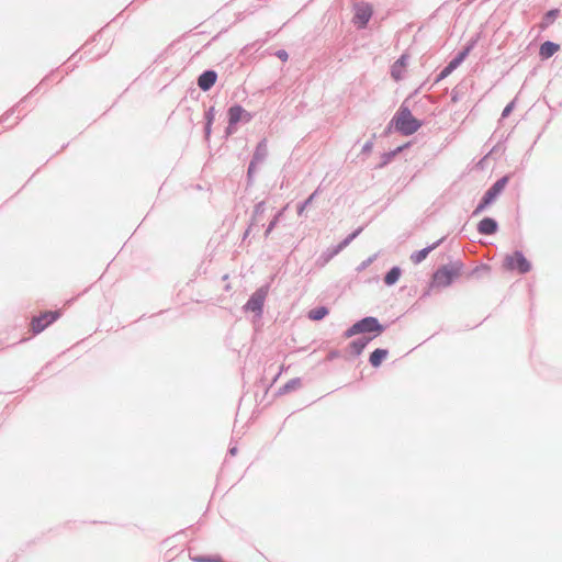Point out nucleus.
Returning a JSON list of instances; mask_svg holds the SVG:
<instances>
[{
  "label": "nucleus",
  "instance_id": "obj_1",
  "mask_svg": "<svg viewBox=\"0 0 562 562\" xmlns=\"http://www.w3.org/2000/svg\"><path fill=\"white\" fill-rule=\"evenodd\" d=\"M391 123L395 125L397 132L405 136L414 134L422 126V122L413 116L408 108L403 105L398 109Z\"/></svg>",
  "mask_w": 562,
  "mask_h": 562
},
{
  "label": "nucleus",
  "instance_id": "obj_2",
  "mask_svg": "<svg viewBox=\"0 0 562 562\" xmlns=\"http://www.w3.org/2000/svg\"><path fill=\"white\" fill-rule=\"evenodd\" d=\"M385 327L380 324L379 319L373 316H367L357 323H355L352 326H350L345 333V338H351L359 334H371L375 333L372 337H376L379 334L383 333Z\"/></svg>",
  "mask_w": 562,
  "mask_h": 562
},
{
  "label": "nucleus",
  "instance_id": "obj_3",
  "mask_svg": "<svg viewBox=\"0 0 562 562\" xmlns=\"http://www.w3.org/2000/svg\"><path fill=\"white\" fill-rule=\"evenodd\" d=\"M462 267L460 261L440 267L432 276V286H449L453 280L460 276Z\"/></svg>",
  "mask_w": 562,
  "mask_h": 562
},
{
  "label": "nucleus",
  "instance_id": "obj_4",
  "mask_svg": "<svg viewBox=\"0 0 562 562\" xmlns=\"http://www.w3.org/2000/svg\"><path fill=\"white\" fill-rule=\"evenodd\" d=\"M504 266L508 270H517L519 273H527L531 269L530 262L519 250L505 257Z\"/></svg>",
  "mask_w": 562,
  "mask_h": 562
},
{
  "label": "nucleus",
  "instance_id": "obj_5",
  "mask_svg": "<svg viewBox=\"0 0 562 562\" xmlns=\"http://www.w3.org/2000/svg\"><path fill=\"white\" fill-rule=\"evenodd\" d=\"M355 11V24L359 29H364L372 16V7L368 3H359L356 5Z\"/></svg>",
  "mask_w": 562,
  "mask_h": 562
},
{
  "label": "nucleus",
  "instance_id": "obj_6",
  "mask_svg": "<svg viewBox=\"0 0 562 562\" xmlns=\"http://www.w3.org/2000/svg\"><path fill=\"white\" fill-rule=\"evenodd\" d=\"M59 317L58 312H45L42 315L34 317L32 321V330L34 334H40L49 324L55 322Z\"/></svg>",
  "mask_w": 562,
  "mask_h": 562
},
{
  "label": "nucleus",
  "instance_id": "obj_7",
  "mask_svg": "<svg viewBox=\"0 0 562 562\" xmlns=\"http://www.w3.org/2000/svg\"><path fill=\"white\" fill-rule=\"evenodd\" d=\"M265 299H266V292L262 289H259L255 293H252V295L249 297V300L245 304L244 308L246 311L254 312L257 315H261Z\"/></svg>",
  "mask_w": 562,
  "mask_h": 562
},
{
  "label": "nucleus",
  "instance_id": "obj_8",
  "mask_svg": "<svg viewBox=\"0 0 562 562\" xmlns=\"http://www.w3.org/2000/svg\"><path fill=\"white\" fill-rule=\"evenodd\" d=\"M510 176L506 175L499 178L493 186L484 193V196L488 202L493 203L504 191L506 184L509 181Z\"/></svg>",
  "mask_w": 562,
  "mask_h": 562
},
{
  "label": "nucleus",
  "instance_id": "obj_9",
  "mask_svg": "<svg viewBox=\"0 0 562 562\" xmlns=\"http://www.w3.org/2000/svg\"><path fill=\"white\" fill-rule=\"evenodd\" d=\"M241 120L249 122L251 120V114L239 104L231 106L228 109V121L231 126H235Z\"/></svg>",
  "mask_w": 562,
  "mask_h": 562
},
{
  "label": "nucleus",
  "instance_id": "obj_10",
  "mask_svg": "<svg viewBox=\"0 0 562 562\" xmlns=\"http://www.w3.org/2000/svg\"><path fill=\"white\" fill-rule=\"evenodd\" d=\"M217 74L214 70H205L198 78V86L201 90H210L216 82Z\"/></svg>",
  "mask_w": 562,
  "mask_h": 562
},
{
  "label": "nucleus",
  "instance_id": "obj_11",
  "mask_svg": "<svg viewBox=\"0 0 562 562\" xmlns=\"http://www.w3.org/2000/svg\"><path fill=\"white\" fill-rule=\"evenodd\" d=\"M497 222L492 217H484L477 224V232L482 235H492L497 232Z\"/></svg>",
  "mask_w": 562,
  "mask_h": 562
},
{
  "label": "nucleus",
  "instance_id": "obj_12",
  "mask_svg": "<svg viewBox=\"0 0 562 562\" xmlns=\"http://www.w3.org/2000/svg\"><path fill=\"white\" fill-rule=\"evenodd\" d=\"M442 239H439L437 240L436 243H434L432 245H429L418 251H415L411 255V260L415 263V265H418L422 261H424L426 259V257L428 256V254L430 251H432L434 249H436L440 244H441Z\"/></svg>",
  "mask_w": 562,
  "mask_h": 562
},
{
  "label": "nucleus",
  "instance_id": "obj_13",
  "mask_svg": "<svg viewBox=\"0 0 562 562\" xmlns=\"http://www.w3.org/2000/svg\"><path fill=\"white\" fill-rule=\"evenodd\" d=\"M372 338L373 337H360L352 340L349 344V349L351 353L356 357L360 356Z\"/></svg>",
  "mask_w": 562,
  "mask_h": 562
},
{
  "label": "nucleus",
  "instance_id": "obj_14",
  "mask_svg": "<svg viewBox=\"0 0 562 562\" xmlns=\"http://www.w3.org/2000/svg\"><path fill=\"white\" fill-rule=\"evenodd\" d=\"M268 155L266 139L259 142L252 156V165H259L265 161Z\"/></svg>",
  "mask_w": 562,
  "mask_h": 562
},
{
  "label": "nucleus",
  "instance_id": "obj_15",
  "mask_svg": "<svg viewBox=\"0 0 562 562\" xmlns=\"http://www.w3.org/2000/svg\"><path fill=\"white\" fill-rule=\"evenodd\" d=\"M558 50H559L558 44L547 41L543 44H541L539 54H540L541 58L547 59V58H550L551 56H553Z\"/></svg>",
  "mask_w": 562,
  "mask_h": 562
},
{
  "label": "nucleus",
  "instance_id": "obj_16",
  "mask_svg": "<svg viewBox=\"0 0 562 562\" xmlns=\"http://www.w3.org/2000/svg\"><path fill=\"white\" fill-rule=\"evenodd\" d=\"M389 351L386 349H375L369 358L370 364L373 368H378L381 366L382 361L387 357Z\"/></svg>",
  "mask_w": 562,
  "mask_h": 562
},
{
  "label": "nucleus",
  "instance_id": "obj_17",
  "mask_svg": "<svg viewBox=\"0 0 562 562\" xmlns=\"http://www.w3.org/2000/svg\"><path fill=\"white\" fill-rule=\"evenodd\" d=\"M406 65V57L405 56H401L392 66L391 68V76L395 79V80H401L403 78V75H402V71H403V68L405 67Z\"/></svg>",
  "mask_w": 562,
  "mask_h": 562
},
{
  "label": "nucleus",
  "instance_id": "obj_18",
  "mask_svg": "<svg viewBox=\"0 0 562 562\" xmlns=\"http://www.w3.org/2000/svg\"><path fill=\"white\" fill-rule=\"evenodd\" d=\"M339 252L335 247L326 249L316 260L318 267L327 265Z\"/></svg>",
  "mask_w": 562,
  "mask_h": 562
},
{
  "label": "nucleus",
  "instance_id": "obj_19",
  "mask_svg": "<svg viewBox=\"0 0 562 562\" xmlns=\"http://www.w3.org/2000/svg\"><path fill=\"white\" fill-rule=\"evenodd\" d=\"M301 386H302V381L300 378L291 379L282 387H280L279 394H286L291 391L300 389Z\"/></svg>",
  "mask_w": 562,
  "mask_h": 562
},
{
  "label": "nucleus",
  "instance_id": "obj_20",
  "mask_svg": "<svg viewBox=\"0 0 562 562\" xmlns=\"http://www.w3.org/2000/svg\"><path fill=\"white\" fill-rule=\"evenodd\" d=\"M477 43V37L475 38H471L468 44L464 46V48L462 50H460L456 57L460 60V61H464V59L469 56V54L472 52V49L475 47Z\"/></svg>",
  "mask_w": 562,
  "mask_h": 562
},
{
  "label": "nucleus",
  "instance_id": "obj_21",
  "mask_svg": "<svg viewBox=\"0 0 562 562\" xmlns=\"http://www.w3.org/2000/svg\"><path fill=\"white\" fill-rule=\"evenodd\" d=\"M401 269L398 267H393L384 277V282L386 285L395 284L401 277Z\"/></svg>",
  "mask_w": 562,
  "mask_h": 562
},
{
  "label": "nucleus",
  "instance_id": "obj_22",
  "mask_svg": "<svg viewBox=\"0 0 562 562\" xmlns=\"http://www.w3.org/2000/svg\"><path fill=\"white\" fill-rule=\"evenodd\" d=\"M328 308L325 306H318L308 312V318L312 321H321L328 314Z\"/></svg>",
  "mask_w": 562,
  "mask_h": 562
},
{
  "label": "nucleus",
  "instance_id": "obj_23",
  "mask_svg": "<svg viewBox=\"0 0 562 562\" xmlns=\"http://www.w3.org/2000/svg\"><path fill=\"white\" fill-rule=\"evenodd\" d=\"M362 227L357 228L353 233L349 234L344 240H341L335 248L338 252H340L344 248H346L361 232Z\"/></svg>",
  "mask_w": 562,
  "mask_h": 562
},
{
  "label": "nucleus",
  "instance_id": "obj_24",
  "mask_svg": "<svg viewBox=\"0 0 562 562\" xmlns=\"http://www.w3.org/2000/svg\"><path fill=\"white\" fill-rule=\"evenodd\" d=\"M362 227L357 228L353 233L349 234L344 240H341L335 248L338 252H340L344 248H346L361 232Z\"/></svg>",
  "mask_w": 562,
  "mask_h": 562
},
{
  "label": "nucleus",
  "instance_id": "obj_25",
  "mask_svg": "<svg viewBox=\"0 0 562 562\" xmlns=\"http://www.w3.org/2000/svg\"><path fill=\"white\" fill-rule=\"evenodd\" d=\"M362 227L357 228L353 233L349 234L344 240H341L335 248L338 252H340L344 248H346L361 232Z\"/></svg>",
  "mask_w": 562,
  "mask_h": 562
},
{
  "label": "nucleus",
  "instance_id": "obj_26",
  "mask_svg": "<svg viewBox=\"0 0 562 562\" xmlns=\"http://www.w3.org/2000/svg\"><path fill=\"white\" fill-rule=\"evenodd\" d=\"M402 149H403V147H397L394 150H391L389 153H384L381 156V162L379 164V167L382 168V167L386 166L398 153L402 151Z\"/></svg>",
  "mask_w": 562,
  "mask_h": 562
},
{
  "label": "nucleus",
  "instance_id": "obj_27",
  "mask_svg": "<svg viewBox=\"0 0 562 562\" xmlns=\"http://www.w3.org/2000/svg\"><path fill=\"white\" fill-rule=\"evenodd\" d=\"M286 206L283 207L282 210H280L274 216L273 218L271 220V222L268 224L267 228H266V232H265V236L268 237L270 235V233L274 229V227L278 225V223L280 222V218L282 217L283 215V212L285 211Z\"/></svg>",
  "mask_w": 562,
  "mask_h": 562
},
{
  "label": "nucleus",
  "instance_id": "obj_28",
  "mask_svg": "<svg viewBox=\"0 0 562 562\" xmlns=\"http://www.w3.org/2000/svg\"><path fill=\"white\" fill-rule=\"evenodd\" d=\"M318 191H319L318 189H317V190H315V191H314V192H313V193H312V194H311V195H310V196H308L304 202H302V203L297 206V214H299V215H302V214L304 213L305 209H306L307 206H310V205L313 203L314 199H315V198L317 196V194H318Z\"/></svg>",
  "mask_w": 562,
  "mask_h": 562
},
{
  "label": "nucleus",
  "instance_id": "obj_29",
  "mask_svg": "<svg viewBox=\"0 0 562 562\" xmlns=\"http://www.w3.org/2000/svg\"><path fill=\"white\" fill-rule=\"evenodd\" d=\"M265 210H266V205H265L263 201L258 202L255 205L251 225H254L257 222L258 217H260L265 213Z\"/></svg>",
  "mask_w": 562,
  "mask_h": 562
},
{
  "label": "nucleus",
  "instance_id": "obj_30",
  "mask_svg": "<svg viewBox=\"0 0 562 562\" xmlns=\"http://www.w3.org/2000/svg\"><path fill=\"white\" fill-rule=\"evenodd\" d=\"M492 203L488 202V200L483 195L482 200L480 201V203L477 204V206L473 211V215L474 216L479 215L480 213H482Z\"/></svg>",
  "mask_w": 562,
  "mask_h": 562
},
{
  "label": "nucleus",
  "instance_id": "obj_31",
  "mask_svg": "<svg viewBox=\"0 0 562 562\" xmlns=\"http://www.w3.org/2000/svg\"><path fill=\"white\" fill-rule=\"evenodd\" d=\"M192 561L194 562H223L221 558L218 557H202V555H195L191 557Z\"/></svg>",
  "mask_w": 562,
  "mask_h": 562
},
{
  "label": "nucleus",
  "instance_id": "obj_32",
  "mask_svg": "<svg viewBox=\"0 0 562 562\" xmlns=\"http://www.w3.org/2000/svg\"><path fill=\"white\" fill-rule=\"evenodd\" d=\"M214 117H215V109H214V106H211L205 111V114H204V119H205V122H207V125H212Z\"/></svg>",
  "mask_w": 562,
  "mask_h": 562
},
{
  "label": "nucleus",
  "instance_id": "obj_33",
  "mask_svg": "<svg viewBox=\"0 0 562 562\" xmlns=\"http://www.w3.org/2000/svg\"><path fill=\"white\" fill-rule=\"evenodd\" d=\"M453 70L447 65L438 75L437 81H440L448 77Z\"/></svg>",
  "mask_w": 562,
  "mask_h": 562
},
{
  "label": "nucleus",
  "instance_id": "obj_34",
  "mask_svg": "<svg viewBox=\"0 0 562 562\" xmlns=\"http://www.w3.org/2000/svg\"><path fill=\"white\" fill-rule=\"evenodd\" d=\"M372 148H373V140L370 139L364 143V145L362 146L361 153L368 155L371 153Z\"/></svg>",
  "mask_w": 562,
  "mask_h": 562
},
{
  "label": "nucleus",
  "instance_id": "obj_35",
  "mask_svg": "<svg viewBox=\"0 0 562 562\" xmlns=\"http://www.w3.org/2000/svg\"><path fill=\"white\" fill-rule=\"evenodd\" d=\"M559 14V10L557 9H553V10H550L547 14H546V21L547 22H551L553 21Z\"/></svg>",
  "mask_w": 562,
  "mask_h": 562
},
{
  "label": "nucleus",
  "instance_id": "obj_36",
  "mask_svg": "<svg viewBox=\"0 0 562 562\" xmlns=\"http://www.w3.org/2000/svg\"><path fill=\"white\" fill-rule=\"evenodd\" d=\"M374 259H375V256H372V257L368 258L367 260L362 261L360 263V266L358 267V270L359 271L364 270L367 267H369L373 262Z\"/></svg>",
  "mask_w": 562,
  "mask_h": 562
},
{
  "label": "nucleus",
  "instance_id": "obj_37",
  "mask_svg": "<svg viewBox=\"0 0 562 562\" xmlns=\"http://www.w3.org/2000/svg\"><path fill=\"white\" fill-rule=\"evenodd\" d=\"M462 64V61H460L456 56L448 63V66L454 70L457 69L460 65Z\"/></svg>",
  "mask_w": 562,
  "mask_h": 562
},
{
  "label": "nucleus",
  "instance_id": "obj_38",
  "mask_svg": "<svg viewBox=\"0 0 562 562\" xmlns=\"http://www.w3.org/2000/svg\"><path fill=\"white\" fill-rule=\"evenodd\" d=\"M514 109V102L508 103L502 112V117H507Z\"/></svg>",
  "mask_w": 562,
  "mask_h": 562
},
{
  "label": "nucleus",
  "instance_id": "obj_39",
  "mask_svg": "<svg viewBox=\"0 0 562 562\" xmlns=\"http://www.w3.org/2000/svg\"><path fill=\"white\" fill-rule=\"evenodd\" d=\"M339 357H340V351H339V350L334 349V350H330V351L328 352V355H327V360H328V361H331V360L337 359V358H339Z\"/></svg>",
  "mask_w": 562,
  "mask_h": 562
},
{
  "label": "nucleus",
  "instance_id": "obj_40",
  "mask_svg": "<svg viewBox=\"0 0 562 562\" xmlns=\"http://www.w3.org/2000/svg\"><path fill=\"white\" fill-rule=\"evenodd\" d=\"M276 55L278 56V58H280L283 61H286L289 58V54L283 49L278 50Z\"/></svg>",
  "mask_w": 562,
  "mask_h": 562
},
{
  "label": "nucleus",
  "instance_id": "obj_41",
  "mask_svg": "<svg viewBox=\"0 0 562 562\" xmlns=\"http://www.w3.org/2000/svg\"><path fill=\"white\" fill-rule=\"evenodd\" d=\"M212 125H207V122H205V127H204V132H205V137L209 138L210 135H211V132H212Z\"/></svg>",
  "mask_w": 562,
  "mask_h": 562
},
{
  "label": "nucleus",
  "instance_id": "obj_42",
  "mask_svg": "<svg viewBox=\"0 0 562 562\" xmlns=\"http://www.w3.org/2000/svg\"><path fill=\"white\" fill-rule=\"evenodd\" d=\"M256 166L257 165H252V160H251L249 164V167H248V172H247L249 178L252 176Z\"/></svg>",
  "mask_w": 562,
  "mask_h": 562
},
{
  "label": "nucleus",
  "instance_id": "obj_43",
  "mask_svg": "<svg viewBox=\"0 0 562 562\" xmlns=\"http://www.w3.org/2000/svg\"><path fill=\"white\" fill-rule=\"evenodd\" d=\"M235 132V127L234 126H231V123L228 122V126L226 128V134L227 135H231Z\"/></svg>",
  "mask_w": 562,
  "mask_h": 562
},
{
  "label": "nucleus",
  "instance_id": "obj_44",
  "mask_svg": "<svg viewBox=\"0 0 562 562\" xmlns=\"http://www.w3.org/2000/svg\"><path fill=\"white\" fill-rule=\"evenodd\" d=\"M228 452H229L231 456H235L237 453V448L236 447H232V448H229Z\"/></svg>",
  "mask_w": 562,
  "mask_h": 562
},
{
  "label": "nucleus",
  "instance_id": "obj_45",
  "mask_svg": "<svg viewBox=\"0 0 562 562\" xmlns=\"http://www.w3.org/2000/svg\"><path fill=\"white\" fill-rule=\"evenodd\" d=\"M481 269L488 270V267L487 266H482Z\"/></svg>",
  "mask_w": 562,
  "mask_h": 562
},
{
  "label": "nucleus",
  "instance_id": "obj_46",
  "mask_svg": "<svg viewBox=\"0 0 562 562\" xmlns=\"http://www.w3.org/2000/svg\"><path fill=\"white\" fill-rule=\"evenodd\" d=\"M248 234H249V228L246 231V233H245V236H244V237H246Z\"/></svg>",
  "mask_w": 562,
  "mask_h": 562
}]
</instances>
